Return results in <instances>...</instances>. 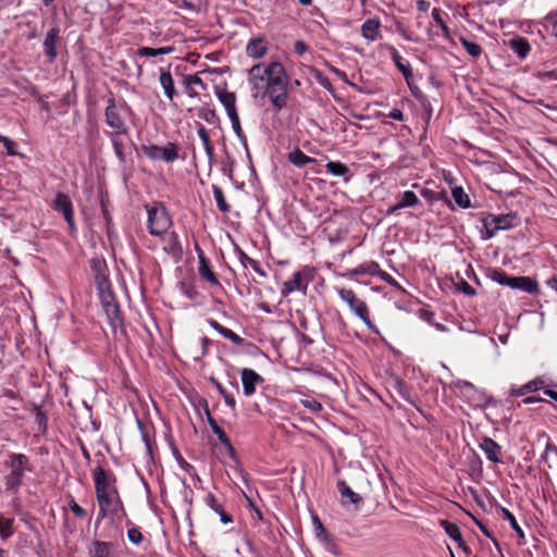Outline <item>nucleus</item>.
I'll list each match as a JSON object with an SVG mask.
<instances>
[{
	"label": "nucleus",
	"mask_w": 557,
	"mask_h": 557,
	"mask_svg": "<svg viewBox=\"0 0 557 557\" xmlns=\"http://www.w3.org/2000/svg\"><path fill=\"white\" fill-rule=\"evenodd\" d=\"M92 268L96 271L95 281L98 287L102 309L112 330L115 331L123 325L120 306L113 296L108 276L101 271L102 263L98 260H94Z\"/></svg>",
	"instance_id": "nucleus-1"
},
{
	"label": "nucleus",
	"mask_w": 557,
	"mask_h": 557,
	"mask_svg": "<svg viewBox=\"0 0 557 557\" xmlns=\"http://www.w3.org/2000/svg\"><path fill=\"white\" fill-rule=\"evenodd\" d=\"M270 77L265 84L263 95H268L276 111L286 107L288 98V78L284 66L280 62L269 64Z\"/></svg>",
	"instance_id": "nucleus-2"
},
{
	"label": "nucleus",
	"mask_w": 557,
	"mask_h": 557,
	"mask_svg": "<svg viewBox=\"0 0 557 557\" xmlns=\"http://www.w3.org/2000/svg\"><path fill=\"white\" fill-rule=\"evenodd\" d=\"M4 467L10 470L9 474L4 479L7 491L18 488L22 484L25 470H30L29 459L24 454H9L4 461Z\"/></svg>",
	"instance_id": "nucleus-3"
},
{
	"label": "nucleus",
	"mask_w": 557,
	"mask_h": 557,
	"mask_svg": "<svg viewBox=\"0 0 557 557\" xmlns=\"http://www.w3.org/2000/svg\"><path fill=\"white\" fill-rule=\"evenodd\" d=\"M149 233L153 236H161L170 228L172 221L169 213L160 203L147 206Z\"/></svg>",
	"instance_id": "nucleus-4"
},
{
	"label": "nucleus",
	"mask_w": 557,
	"mask_h": 557,
	"mask_svg": "<svg viewBox=\"0 0 557 557\" xmlns=\"http://www.w3.org/2000/svg\"><path fill=\"white\" fill-rule=\"evenodd\" d=\"M338 295L369 329L374 330V325L369 317L368 307L363 300L359 299L351 289L341 288L338 289Z\"/></svg>",
	"instance_id": "nucleus-5"
},
{
	"label": "nucleus",
	"mask_w": 557,
	"mask_h": 557,
	"mask_svg": "<svg viewBox=\"0 0 557 557\" xmlns=\"http://www.w3.org/2000/svg\"><path fill=\"white\" fill-rule=\"evenodd\" d=\"M96 497L99 506V519H103L109 516L113 518L120 511L124 512L123 503L117 491L100 494Z\"/></svg>",
	"instance_id": "nucleus-6"
},
{
	"label": "nucleus",
	"mask_w": 557,
	"mask_h": 557,
	"mask_svg": "<svg viewBox=\"0 0 557 557\" xmlns=\"http://www.w3.org/2000/svg\"><path fill=\"white\" fill-rule=\"evenodd\" d=\"M516 219V214L491 215L484 219V238H492L498 230H508L512 227Z\"/></svg>",
	"instance_id": "nucleus-7"
},
{
	"label": "nucleus",
	"mask_w": 557,
	"mask_h": 557,
	"mask_svg": "<svg viewBox=\"0 0 557 557\" xmlns=\"http://www.w3.org/2000/svg\"><path fill=\"white\" fill-rule=\"evenodd\" d=\"M106 122L114 131L115 135H122L127 133V126L121 116V112L115 104L113 98L108 100V106L104 111Z\"/></svg>",
	"instance_id": "nucleus-8"
},
{
	"label": "nucleus",
	"mask_w": 557,
	"mask_h": 557,
	"mask_svg": "<svg viewBox=\"0 0 557 557\" xmlns=\"http://www.w3.org/2000/svg\"><path fill=\"white\" fill-rule=\"evenodd\" d=\"M268 77H270L269 65L255 64L249 70V82L255 97H258L260 94L263 95Z\"/></svg>",
	"instance_id": "nucleus-9"
},
{
	"label": "nucleus",
	"mask_w": 557,
	"mask_h": 557,
	"mask_svg": "<svg viewBox=\"0 0 557 557\" xmlns=\"http://www.w3.org/2000/svg\"><path fill=\"white\" fill-rule=\"evenodd\" d=\"M144 152L151 160L173 162L175 159H177V146L173 143H169L164 147L157 145L144 147Z\"/></svg>",
	"instance_id": "nucleus-10"
},
{
	"label": "nucleus",
	"mask_w": 557,
	"mask_h": 557,
	"mask_svg": "<svg viewBox=\"0 0 557 557\" xmlns=\"http://www.w3.org/2000/svg\"><path fill=\"white\" fill-rule=\"evenodd\" d=\"M92 475L95 481L96 496L117 491L114 484L115 478L112 474H109L102 467H96Z\"/></svg>",
	"instance_id": "nucleus-11"
},
{
	"label": "nucleus",
	"mask_w": 557,
	"mask_h": 557,
	"mask_svg": "<svg viewBox=\"0 0 557 557\" xmlns=\"http://www.w3.org/2000/svg\"><path fill=\"white\" fill-rule=\"evenodd\" d=\"M52 208L61 212L71 231L75 230L73 206L70 197L61 191L57 193Z\"/></svg>",
	"instance_id": "nucleus-12"
},
{
	"label": "nucleus",
	"mask_w": 557,
	"mask_h": 557,
	"mask_svg": "<svg viewBox=\"0 0 557 557\" xmlns=\"http://www.w3.org/2000/svg\"><path fill=\"white\" fill-rule=\"evenodd\" d=\"M507 286L529 294H536L539 292L537 282L529 276H510Z\"/></svg>",
	"instance_id": "nucleus-13"
},
{
	"label": "nucleus",
	"mask_w": 557,
	"mask_h": 557,
	"mask_svg": "<svg viewBox=\"0 0 557 557\" xmlns=\"http://www.w3.org/2000/svg\"><path fill=\"white\" fill-rule=\"evenodd\" d=\"M60 28L52 27L45 37L44 51L48 58V61L52 63L57 58V41L59 40Z\"/></svg>",
	"instance_id": "nucleus-14"
},
{
	"label": "nucleus",
	"mask_w": 557,
	"mask_h": 557,
	"mask_svg": "<svg viewBox=\"0 0 557 557\" xmlns=\"http://www.w3.org/2000/svg\"><path fill=\"white\" fill-rule=\"evenodd\" d=\"M243 389L246 396H250L256 391V384L262 383L263 379L251 369H243L240 372Z\"/></svg>",
	"instance_id": "nucleus-15"
},
{
	"label": "nucleus",
	"mask_w": 557,
	"mask_h": 557,
	"mask_svg": "<svg viewBox=\"0 0 557 557\" xmlns=\"http://www.w3.org/2000/svg\"><path fill=\"white\" fill-rule=\"evenodd\" d=\"M215 95L224 106L228 117L238 114L236 110V95L235 92L225 89L215 88Z\"/></svg>",
	"instance_id": "nucleus-16"
},
{
	"label": "nucleus",
	"mask_w": 557,
	"mask_h": 557,
	"mask_svg": "<svg viewBox=\"0 0 557 557\" xmlns=\"http://www.w3.org/2000/svg\"><path fill=\"white\" fill-rule=\"evenodd\" d=\"M419 202L418 197L413 191L407 190L403 193L398 198L397 202L387 209V214H392L400 209L412 207Z\"/></svg>",
	"instance_id": "nucleus-17"
},
{
	"label": "nucleus",
	"mask_w": 557,
	"mask_h": 557,
	"mask_svg": "<svg viewBox=\"0 0 557 557\" xmlns=\"http://www.w3.org/2000/svg\"><path fill=\"white\" fill-rule=\"evenodd\" d=\"M481 449L485 453L488 460L493 462H500L499 454L500 446L492 438L484 437L480 443Z\"/></svg>",
	"instance_id": "nucleus-18"
},
{
	"label": "nucleus",
	"mask_w": 557,
	"mask_h": 557,
	"mask_svg": "<svg viewBox=\"0 0 557 557\" xmlns=\"http://www.w3.org/2000/svg\"><path fill=\"white\" fill-rule=\"evenodd\" d=\"M441 524L443 525L446 534L451 540L457 542L458 546L460 548H462L463 552L469 553V548L466 545V543L463 542V539H462L461 531H460L459 527L456 523H453V522H449V521H446V520L441 521Z\"/></svg>",
	"instance_id": "nucleus-19"
},
{
	"label": "nucleus",
	"mask_w": 557,
	"mask_h": 557,
	"mask_svg": "<svg viewBox=\"0 0 557 557\" xmlns=\"http://www.w3.org/2000/svg\"><path fill=\"white\" fill-rule=\"evenodd\" d=\"M306 289L307 282H305L301 272H296L290 280L284 283L282 294L287 295L295 290H302L306 293Z\"/></svg>",
	"instance_id": "nucleus-20"
},
{
	"label": "nucleus",
	"mask_w": 557,
	"mask_h": 557,
	"mask_svg": "<svg viewBox=\"0 0 557 557\" xmlns=\"http://www.w3.org/2000/svg\"><path fill=\"white\" fill-rule=\"evenodd\" d=\"M381 23L376 18L367 20L361 26V34L367 40L373 41L377 39Z\"/></svg>",
	"instance_id": "nucleus-21"
},
{
	"label": "nucleus",
	"mask_w": 557,
	"mask_h": 557,
	"mask_svg": "<svg viewBox=\"0 0 557 557\" xmlns=\"http://www.w3.org/2000/svg\"><path fill=\"white\" fill-rule=\"evenodd\" d=\"M199 275L206 280L207 282L211 283L212 285H218L219 281L214 274V272L211 270L207 259L202 253L199 255V268H198Z\"/></svg>",
	"instance_id": "nucleus-22"
},
{
	"label": "nucleus",
	"mask_w": 557,
	"mask_h": 557,
	"mask_svg": "<svg viewBox=\"0 0 557 557\" xmlns=\"http://www.w3.org/2000/svg\"><path fill=\"white\" fill-rule=\"evenodd\" d=\"M385 47L389 51L391 57H392L395 65L397 66V69L403 73L405 78L408 81L409 77H411V75H412L410 66L408 64H404L401 62V57L399 55L397 49L394 46L385 45Z\"/></svg>",
	"instance_id": "nucleus-23"
},
{
	"label": "nucleus",
	"mask_w": 557,
	"mask_h": 557,
	"mask_svg": "<svg viewBox=\"0 0 557 557\" xmlns=\"http://www.w3.org/2000/svg\"><path fill=\"white\" fill-rule=\"evenodd\" d=\"M337 486L343 499L348 498L349 502L356 506V508L362 504V497L355 493L344 481H339Z\"/></svg>",
	"instance_id": "nucleus-24"
},
{
	"label": "nucleus",
	"mask_w": 557,
	"mask_h": 557,
	"mask_svg": "<svg viewBox=\"0 0 557 557\" xmlns=\"http://www.w3.org/2000/svg\"><path fill=\"white\" fill-rule=\"evenodd\" d=\"M160 84L170 100L175 96L174 81L170 72L161 70Z\"/></svg>",
	"instance_id": "nucleus-25"
},
{
	"label": "nucleus",
	"mask_w": 557,
	"mask_h": 557,
	"mask_svg": "<svg viewBox=\"0 0 557 557\" xmlns=\"http://www.w3.org/2000/svg\"><path fill=\"white\" fill-rule=\"evenodd\" d=\"M508 45L520 58L527 57L530 51V45L528 40L522 37L510 39Z\"/></svg>",
	"instance_id": "nucleus-26"
},
{
	"label": "nucleus",
	"mask_w": 557,
	"mask_h": 557,
	"mask_svg": "<svg viewBox=\"0 0 557 557\" xmlns=\"http://www.w3.org/2000/svg\"><path fill=\"white\" fill-rule=\"evenodd\" d=\"M247 54L251 58H261L267 52V47L262 39H252L246 48Z\"/></svg>",
	"instance_id": "nucleus-27"
},
{
	"label": "nucleus",
	"mask_w": 557,
	"mask_h": 557,
	"mask_svg": "<svg viewBox=\"0 0 557 557\" xmlns=\"http://www.w3.org/2000/svg\"><path fill=\"white\" fill-rule=\"evenodd\" d=\"M288 160L296 166H305L308 163L314 162V159L306 156L300 149L296 148L288 153Z\"/></svg>",
	"instance_id": "nucleus-28"
},
{
	"label": "nucleus",
	"mask_w": 557,
	"mask_h": 557,
	"mask_svg": "<svg viewBox=\"0 0 557 557\" xmlns=\"http://www.w3.org/2000/svg\"><path fill=\"white\" fill-rule=\"evenodd\" d=\"M174 51V47H162V48H150V47H141L138 49L137 53L140 57H158L163 54H169Z\"/></svg>",
	"instance_id": "nucleus-29"
},
{
	"label": "nucleus",
	"mask_w": 557,
	"mask_h": 557,
	"mask_svg": "<svg viewBox=\"0 0 557 557\" xmlns=\"http://www.w3.org/2000/svg\"><path fill=\"white\" fill-rule=\"evenodd\" d=\"M110 544L107 542L96 541L90 549V557H109Z\"/></svg>",
	"instance_id": "nucleus-30"
},
{
	"label": "nucleus",
	"mask_w": 557,
	"mask_h": 557,
	"mask_svg": "<svg viewBox=\"0 0 557 557\" xmlns=\"http://www.w3.org/2000/svg\"><path fill=\"white\" fill-rule=\"evenodd\" d=\"M329 173L334 176H344L348 173L349 169L346 164L338 161H329L325 165Z\"/></svg>",
	"instance_id": "nucleus-31"
},
{
	"label": "nucleus",
	"mask_w": 557,
	"mask_h": 557,
	"mask_svg": "<svg viewBox=\"0 0 557 557\" xmlns=\"http://www.w3.org/2000/svg\"><path fill=\"white\" fill-rule=\"evenodd\" d=\"M500 512H502L503 518L506 519L507 521H509L511 528L516 531L519 539L524 540V532L518 524L513 515L508 509H506L504 507L500 508Z\"/></svg>",
	"instance_id": "nucleus-32"
},
{
	"label": "nucleus",
	"mask_w": 557,
	"mask_h": 557,
	"mask_svg": "<svg viewBox=\"0 0 557 557\" xmlns=\"http://www.w3.org/2000/svg\"><path fill=\"white\" fill-rule=\"evenodd\" d=\"M212 190H213V196L216 201L219 210L223 213L230 212L231 208L224 198V194H223L222 189L219 186L213 185Z\"/></svg>",
	"instance_id": "nucleus-33"
},
{
	"label": "nucleus",
	"mask_w": 557,
	"mask_h": 557,
	"mask_svg": "<svg viewBox=\"0 0 557 557\" xmlns=\"http://www.w3.org/2000/svg\"><path fill=\"white\" fill-rule=\"evenodd\" d=\"M455 202L461 208L470 207L469 196L463 191L461 187H456L451 191Z\"/></svg>",
	"instance_id": "nucleus-34"
},
{
	"label": "nucleus",
	"mask_w": 557,
	"mask_h": 557,
	"mask_svg": "<svg viewBox=\"0 0 557 557\" xmlns=\"http://www.w3.org/2000/svg\"><path fill=\"white\" fill-rule=\"evenodd\" d=\"M13 518H7L4 516H0V535L2 539H8L13 534Z\"/></svg>",
	"instance_id": "nucleus-35"
},
{
	"label": "nucleus",
	"mask_w": 557,
	"mask_h": 557,
	"mask_svg": "<svg viewBox=\"0 0 557 557\" xmlns=\"http://www.w3.org/2000/svg\"><path fill=\"white\" fill-rule=\"evenodd\" d=\"M239 260L245 268L250 265L261 276H265V273L261 270L259 262L248 257L243 250H239Z\"/></svg>",
	"instance_id": "nucleus-36"
},
{
	"label": "nucleus",
	"mask_w": 557,
	"mask_h": 557,
	"mask_svg": "<svg viewBox=\"0 0 557 557\" xmlns=\"http://www.w3.org/2000/svg\"><path fill=\"white\" fill-rule=\"evenodd\" d=\"M207 418H208V423L209 425L211 426V430L212 432L218 436L219 441L222 443V442H225L227 437L226 433L219 426V424L216 423V421L212 418V416L210 414L209 410L207 409Z\"/></svg>",
	"instance_id": "nucleus-37"
},
{
	"label": "nucleus",
	"mask_w": 557,
	"mask_h": 557,
	"mask_svg": "<svg viewBox=\"0 0 557 557\" xmlns=\"http://www.w3.org/2000/svg\"><path fill=\"white\" fill-rule=\"evenodd\" d=\"M460 42L471 57L476 58L482 53V48L480 45L469 41L466 38H461Z\"/></svg>",
	"instance_id": "nucleus-38"
},
{
	"label": "nucleus",
	"mask_w": 557,
	"mask_h": 557,
	"mask_svg": "<svg viewBox=\"0 0 557 557\" xmlns=\"http://www.w3.org/2000/svg\"><path fill=\"white\" fill-rule=\"evenodd\" d=\"M359 272L362 274L377 275L380 273V267L376 262H368L359 265Z\"/></svg>",
	"instance_id": "nucleus-39"
},
{
	"label": "nucleus",
	"mask_w": 557,
	"mask_h": 557,
	"mask_svg": "<svg viewBox=\"0 0 557 557\" xmlns=\"http://www.w3.org/2000/svg\"><path fill=\"white\" fill-rule=\"evenodd\" d=\"M198 116L208 123H214V121L216 120L215 111L209 108L199 109Z\"/></svg>",
	"instance_id": "nucleus-40"
},
{
	"label": "nucleus",
	"mask_w": 557,
	"mask_h": 557,
	"mask_svg": "<svg viewBox=\"0 0 557 557\" xmlns=\"http://www.w3.org/2000/svg\"><path fill=\"white\" fill-rule=\"evenodd\" d=\"M510 276H508L504 271L502 270H494L491 274V278L495 282H497L500 285L508 284V280Z\"/></svg>",
	"instance_id": "nucleus-41"
},
{
	"label": "nucleus",
	"mask_w": 557,
	"mask_h": 557,
	"mask_svg": "<svg viewBox=\"0 0 557 557\" xmlns=\"http://www.w3.org/2000/svg\"><path fill=\"white\" fill-rule=\"evenodd\" d=\"M221 335L236 345H242L244 339L232 330L224 327Z\"/></svg>",
	"instance_id": "nucleus-42"
},
{
	"label": "nucleus",
	"mask_w": 557,
	"mask_h": 557,
	"mask_svg": "<svg viewBox=\"0 0 557 557\" xmlns=\"http://www.w3.org/2000/svg\"><path fill=\"white\" fill-rule=\"evenodd\" d=\"M230 120H231L234 133L237 135L238 138H240L242 140H245V135L243 134V131H242L238 114L230 116Z\"/></svg>",
	"instance_id": "nucleus-43"
},
{
	"label": "nucleus",
	"mask_w": 557,
	"mask_h": 557,
	"mask_svg": "<svg viewBox=\"0 0 557 557\" xmlns=\"http://www.w3.org/2000/svg\"><path fill=\"white\" fill-rule=\"evenodd\" d=\"M456 288L459 292H461V293H463V294H466L468 296L472 297V296L475 295V289L468 282H466L465 280H461L460 282H458L456 284Z\"/></svg>",
	"instance_id": "nucleus-44"
},
{
	"label": "nucleus",
	"mask_w": 557,
	"mask_h": 557,
	"mask_svg": "<svg viewBox=\"0 0 557 557\" xmlns=\"http://www.w3.org/2000/svg\"><path fill=\"white\" fill-rule=\"evenodd\" d=\"M0 141L3 143L4 145V148L8 152L9 156H15L16 154V143L11 140L10 138L8 137H4L2 135H0Z\"/></svg>",
	"instance_id": "nucleus-45"
},
{
	"label": "nucleus",
	"mask_w": 557,
	"mask_h": 557,
	"mask_svg": "<svg viewBox=\"0 0 557 557\" xmlns=\"http://www.w3.org/2000/svg\"><path fill=\"white\" fill-rule=\"evenodd\" d=\"M301 404L304 407H306L307 409H309L312 412H319L322 410V405L312 398L311 399H302Z\"/></svg>",
	"instance_id": "nucleus-46"
},
{
	"label": "nucleus",
	"mask_w": 557,
	"mask_h": 557,
	"mask_svg": "<svg viewBox=\"0 0 557 557\" xmlns=\"http://www.w3.org/2000/svg\"><path fill=\"white\" fill-rule=\"evenodd\" d=\"M127 537H128L129 542H132L133 544H136V545H138L143 541V534L136 528H132L128 530Z\"/></svg>",
	"instance_id": "nucleus-47"
},
{
	"label": "nucleus",
	"mask_w": 557,
	"mask_h": 557,
	"mask_svg": "<svg viewBox=\"0 0 557 557\" xmlns=\"http://www.w3.org/2000/svg\"><path fill=\"white\" fill-rule=\"evenodd\" d=\"M185 87H190L193 85H199L205 88V84L202 79L198 75H188L184 78Z\"/></svg>",
	"instance_id": "nucleus-48"
},
{
	"label": "nucleus",
	"mask_w": 557,
	"mask_h": 557,
	"mask_svg": "<svg viewBox=\"0 0 557 557\" xmlns=\"http://www.w3.org/2000/svg\"><path fill=\"white\" fill-rule=\"evenodd\" d=\"M432 17L433 20L436 22L437 25H440V27L442 28V30L445 33V34H448V27L447 25L445 24V22L443 21L442 16H441V12L438 9H433L432 11Z\"/></svg>",
	"instance_id": "nucleus-49"
},
{
	"label": "nucleus",
	"mask_w": 557,
	"mask_h": 557,
	"mask_svg": "<svg viewBox=\"0 0 557 557\" xmlns=\"http://www.w3.org/2000/svg\"><path fill=\"white\" fill-rule=\"evenodd\" d=\"M69 506L76 517L84 518L86 516V510L81 507L74 499L70 500Z\"/></svg>",
	"instance_id": "nucleus-50"
},
{
	"label": "nucleus",
	"mask_w": 557,
	"mask_h": 557,
	"mask_svg": "<svg viewBox=\"0 0 557 557\" xmlns=\"http://www.w3.org/2000/svg\"><path fill=\"white\" fill-rule=\"evenodd\" d=\"M112 145L114 147V151L116 156L120 158V160H124V152H123V144L115 137L112 138Z\"/></svg>",
	"instance_id": "nucleus-51"
},
{
	"label": "nucleus",
	"mask_w": 557,
	"mask_h": 557,
	"mask_svg": "<svg viewBox=\"0 0 557 557\" xmlns=\"http://www.w3.org/2000/svg\"><path fill=\"white\" fill-rule=\"evenodd\" d=\"M207 504H208V506H209L212 510H214L215 512H216V511H219V510H221V509L223 508V507H222V505H220V504L218 503L216 498H215V497H214V495H212V494H209V495L207 496Z\"/></svg>",
	"instance_id": "nucleus-52"
},
{
	"label": "nucleus",
	"mask_w": 557,
	"mask_h": 557,
	"mask_svg": "<svg viewBox=\"0 0 557 557\" xmlns=\"http://www.w3.org/2000/svg\"><path fill=\"white\" fill-rule=\"evenodd\" d=\"M198 136L201 139V141L203 144V147L208 146V144H210L209 133H208V131L206 129L205 126L201 125L198 128Z\"/></svg>",
	"instance_id": "nucleus-53"
},
{
	"label": "nucleus",
	"mask_w": 557,
	"mask_h": 557,
	"mask_svg": "<svg viewBox=\"0 0 557 557\" xmlns=\"http://www.w3.org/2000/svg\"><path fill=\"white\" fill-rule=\"evenodd\" d=\"M384 282L388 283L392 286L398 287V283L385 271L380 269V273L377 274Z\"/></svg>",
	"instance_id": "nucleus-54"
},
{
	"label": "nucleus",
	"mask_w": 557,
	"mask_h": 557,
	"mask_svg": "<svg viewBox=\"0 0 557 557\" xmlns=\"http://www.w3.org/2000/svg\"><path fill=\"white\" fill-rule=\"evenodd\" d=\"M543 382L540 380H534L524 385V389H529L531 392H535L542 388Z\"/></svg>",
	"instance_id": "nucleus-55"
},
{
	"label": "nucleus",
	"mask_w": 557,
	"mask_h": 557,
	"mask_svg": "<svg viewBox=\"0 0 557 557\" xmlns=\"http://www.w3.org/2000/svg\"><path fill=\"white\" fill-rule=\"evenodd\" d=\"M475 523L478 524V527L480 528V530L483 532V534H484L485 536L490 537V539L494 542V544H495L496 546H498V543H497L496 539H494V537H493V535H492V533L488 531V529H487V528H486L482 522H480V521H479V520H476V519H475Z\"/></svg>",
	"instance_id": "nucleus-56"
},
{
	"label": "nucleus",
	"mask_w": 557,
	"mask_h": 557,
	"mask_svg": "<svg viewBox=\"0 0 557 557\" xmlns=\"http://www.w3.org/2000/svg\"><path fill=\"white\" fill-rule=\"evenodd\" d=\"M221 444L224 445V447L226 448L230 457L233 458V459H236V451H235V448L233 447L230 438H226V441L222 442Z\"/></svg>",
	"instance_id": "nucleus-57"
},
{
	"label": "nucleus",
	"mask_w": 557,
	"mask_h": 557,
	"mask_svg": "<svg viewBox=\"0 0 557 557\" xmlns=\"http://www.w3.org/2000/svg\"><path fill=\"white\" fill-rule=\"evenodd\" d=\"M388 116L395 121H403L404 120V114L403 112L399 110V109H393Z\"/></svg>",
	"instance_id": "nucleus-58"
},
{
	"label": "nucleus",
	"mask_w": 557,
	"mask_h": 557,
	"mask_svg": "<svg viewBox=\"0 0 557 557\" xmlns=\"http://www.w3.org/2000/svg\"><path fill=\"white\" fill-rule=\"evenodd\" d=\"M422 196L429 200H435L437 199V193L433 191V190H430V189H422L421 191Z\"/></svg>",
	"instance_id": "nucleus-59"
},
{
	"label": "nucleus",
	"mask_w": 557,
	"mask_h": 557,
	"mask_svg": "<svg viewBox=\"0 0 557 557\" xmlns=\"http://www.w3.org/2000/svg\"><path fill=\"white\" fill-rule=\"evenodd\" d=\"M539 77L541 79H543V81L546 79V78H555V79H557V72H555V71L541 72V73H539Z\"/></svg>",
	"instance_id": "nucleus-60"
},
{
	"label": "nucleus",
	"mask_w": 557,
	"mask_h": 557,
	"mask_svg": "<svg viewBox=\"0 0 557 557\" xmlns=\"http://www.w3.org/2000/svg\"><path fill=\"white\" fill-rule=\"evenodd\" d=\"M216 513H219L220 519L224 524L232 522L231 516L228 513H226L223 508L221 510L216 511Z\"/></svg>",
	"instance_id": "nucleus-61"
},
{
	"label": "nucleus",
	"mask_w": 557,
	"mask_h": 557,
	"mask_svg": "<svg viewBox=\"0 0 557 557\" xmlns=\"http://www.w3.org/2000/svg\"><path fill=\"white\" fill-rule=\"evenodd\" d=\"M223 398H224V400H225V404H226L231 409H233V410H234V409H235V404H236V403H235V398L233 397V395H231V394H228V393H227V394H225V395L223 396Z\"/></svg>",
	"instance_id": "nucleus-62"
},
{
	"label": "nucleus",
	"mask_w": 557,
	"mask_h": 557,
	"mask_svg": "<svg viewBox=\"0 0 557 557\" xmlns=\"http://www.w3.org/2000/svg\"><path fill=\"white\" fill-rule=\"evenodd\" d=\"M307 50V45L304 42V41H296L295 42V51L298 53V54H302L305 53Z\"/></svg>",
	"instance_id": "nucleus-63"
},
{
	"label": "nucleus",
	"mask_w": 557,
	"mask_h": 557,
	"mask_svg": "<svg viewBox=\"0 0 557 557\" xmlns=\"http://www.w3.org/2000/svg\"><path fill=\"white\" fill-rule=\"evenodd\" d=\"M417 8L420 11L426 12L430 8V3L425 0H418L417 1Z\"/></svg>",
	"instance_id": "nucleus-64"
}]
</instances>
